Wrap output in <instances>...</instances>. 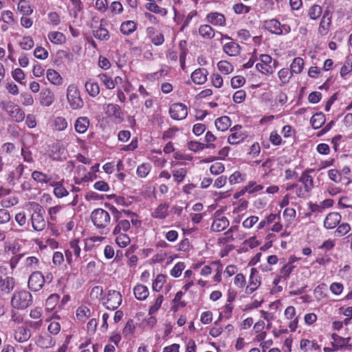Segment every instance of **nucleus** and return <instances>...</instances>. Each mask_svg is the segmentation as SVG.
Masks as SVG:
<instances>
[{
  "label": "nucleus",
  "instance_id": "nucleus-27",
  "mask_svg": "<svg viewBox=\"0 0 352 352\" xmlns=\"http://www.w3.org/2000/svg\"><path fill=\"white\" fill-rule=\"evenodd\" d=\"M137 29L136 23L133 21H126L120 25V31L124 35H130Z\"/></svg>",
  "mask_w": 352,
  "mask_h": 352
},
{
  "label": "nucleus",
  "instance_id": "nucleus-9",
  "mask_svg": "<svg viewBox=\"0 0 352 352\" xmlns=\"http://www.w3.org/2000/svg\"><path fill=\"white\" fill-rule=\"evenodd\" d=\"M121 302L122 296L120 293L116 290H109L107 296V300L104 302L106 308L115 310L120 305Z\"/></svg>",
  "mask_w": 352,
  "mask_h": 352
},
{
  "label": "nucleus",
  "instance_id": "nucleus-37",
  "mask_svg": "<svg viewBox=\"0 0 352 352\" xmlns=\"http://www.w3.org/2000/svg\"><path fill=\"white\" fill-rule=\"evenodd\" d=\"M38 342V345L43 349L52 347L55 344V340L49 335L41 336Z\"/></svg>",
  "mask_w": 352,
  "mask_h": 352
},
{
  "label": "nucleus",
  "instance_id": "nucleus-49",
  "mask_svg": "<svg viewBox=\"0 0 352 352\" xmlns=\"http://www.w3.org/2000/svg\"><path fill=\"white\" fill-rule=\"evenodd\" d=\"M295 267V265H291L290 263H286L280 270V277L284 280H287Z\"/></svg>",
  "mask_w": 352,
  "mask_h": 352
},
{
  "label": "nucleus",
  "instance_id": "nucleus-15",
  "mask_svg": "<svg viewBox=\"0 0 352 352\" xmlns=\"http://www.w3.org/2000/svg\"><path fill=\"white\" fill-rule=\"evenodd\" d=\"M15 280L13 277L0 276V290L4 294H9L13 290Z\"/></svg>",
  "mask_w": 352,
  "mask_h": 352
},
{
  "label": "nucleus",
  "instance_id": "nucleus-45",
  "mask_svg": "<svg viewBox=\"0 0 352 352\" xmlns=\"http://www.w3.org/2000/svg\"><path fill=\"white\" fill-rule=\"evenodd\" d=\"M331 24V20L322 18L318 28V33L321 35H326L329 30Z\"/></svg>",
  "mask_w": 352,
  "mask_h": 352
},
{
  "label": "nucleus",
  "instance_id": "nucleus-46",
  "mask_svg": "<svg viewBox=\"0 0 352 352\" xmlns=\"http://www.w3.org/2000/svg\"><path fill=\"white\" fill-rule=\"evenodd\" d=\"M151 168L149 163H143L138 166L137 174L139 177L144 178L147 176Z\"/></svg>",
  "mask_w": 352,
  "mask_h": 352
},
{
  "label": "nucleus",
  "instance_id": "nucleus-36",
  "mask_svg": "<svg viewBox=\"0 0 352 352\" xmlns=\"http://www.w3.org/2000/svg\"><path fill=\"white\" fill-rule=\"evenodd\" d=\"M91 316V311L87 307H80L76 310V319L85 322Z\"/></svg>",
  "mask_w": 352,
  "mask_h": 352
},
{
  "label": "nucleus",
  "instance_id": "nucleus-24",
  "mask_svg": "<svg viewBox=\"0 0 352 352\" xmlns=\"http://www.w3.org/2000/svg\"><path fill=\"white\" fill-rule=\"evenodd\" d=\"M89 125V120L87 117H80L75 122V129L79 133L87 131Z\"/></svg>",
  "mask_w": 352,
  "mask_h": 352
},
{
  "label": "nucleus",
  "instance_id": "nucleus-60",
  "mask_svg": "<svg viewBox=\"0 0 352 352\" xmlns=\"http://www.w3.org/2000/svg\"><path fill=\"white\" fill-rule=\"evenodd\" d=\"M59 300V296L58 294H52L46 300V307L48 309H52L54 307Z\"/></svg>",
  "mask_w": 352,
  "mask_h": 352
},
{
  "label": "nucleus",
  "instance_id": "nucleus-43",
  "mask_svg": "<svg viewBox=\"0 0 352 352\" xmlns=\"http://www.w3.org/2000/svg\"><path fill=\"white\" fill-rule=\"evenodd\" d=\"M219 70L223 74H228L234 70V67L226 60H221L217 63Z\"/></svg>",
  "mask_w": 352,
  "mask_h": 352
},
{
  "label": "nucleus",
  "instance_id": "nucleus-32",
  "mask_svg": "<svg viewBox=\"0 0 352 352\" xmlns=\"http://www.w3.org/2000/svg\"><path fill=\"white\" fill-rule=\"evenodd\" d=\"M303 67V59L300 57H296L293 60L290 65V70L292 74H300L302 71Z\"/></svg>",
  "mask_w": 352,
  "mask_h": 352
},
{
  "label": "nucleus",
  "instance_id": "nucleus-20",
  "mask_svg": "<svg viewBox=\"0 0 352 352\" xmlns=\"http://www.w3.org/2000/svg\"><path fill=\"white\" fill-rule=\"evenodd\" d=\"M169 205L166 203L160 204L152 212L151 216L155 219H164L168 215Z\"/></svg>",
  "mask_w": 352,
  "mask_h": 352
},
{
  "label": "nucleus",
  "instance_id": "nucleus-41",
  "mask_svg": "<svg viewBox=\"0 0 352 352\" xmlns=\"http://www.w3.org/2000/svg\"><path fill=\"white\" fill-rule=\"evenodd\" d=\"M278 75L283 85L289 82L293 74L288 68H283L278 72Z\"/></svg>",
  "mask_w": 352,
  "mask_h": 352
},
{
  "label": "nucleus",
  "instance_id": "nucleus-51",
  "mask_svg": "<svg viewBox=\"0 0 352 352\" xmlns=\"http://www.w3.org/2000/svg\"><path fill=\"white\" fill-rule=\"evenodd\" d=\"M98 77L100 79V80L103 82L105 87L109 89H112L115 87L114 80L109 77L105 74H100L98 76Z\"/></svg>",
  "mask_w": 352,
  "mask_h": 352
},
{
  "label": "nucleus",
  "instance_id": "nucleus-30",
  "mask_svg": "<svg viewBox=\"0 0 352 352\" xmlns=\"http://www.w3.org/2000/svg\"><path fill=\"white\" fill-rule=\"evenodd\" d=\"M85 87L87 92L91 97H96L100 93V87L96 82L88 80L85 82Z\"/></svg>",
  "mask_w": 352,
  "mask_h": 352
},
{
  "label": "nucleus",
  "instance_id": "nucleus-11",
  "mask_svg": "<svg viewBox=\"0 0 352 352\" xmlns=\"http://www.w3.org/2000/svg\"><path fill=\"white\" fill-rule=\"evenodd\" d=\"M261 63L256 65L257 70L264 74H270L274 72V68L271 66L272 58L267 54L260 56Z\"/></svg>",
  "mask_w": 352,
  "mask_h": 352
},
{
  "label": "nucleus",
  "instance_id": "nucleus-57",
  "mask_svg": "<svg viewBox=\"0 0 352 352\" xmlns=\"http://www.w3.org/2000/svg\"><path fill=\"white\" fill-rule=\"evenodd\" d=\"M184 268V263L183 262H179L170 270V275L175 278L179 277L181 276L182 272Z\"/></svg>",
  "mask_w": 352,
  "mask_h": 352
},
{
  "label": "nucleus",
  "instance_id": "nucleus-3",
  "mask_svg": "<svg viewBox=\"0 0 352 352\" xmlns=\"http://www.w3.org/2000/svg\"><path fill=\"white\" fill-rule=\"evenodd\" d=\"M67 99L70 107L74 110L80 109L84 106L80 91L77 86L74 84L69 85L67 89Z\"/></svg>",
  "mask_w": 352,
  "mask_h": 352
},
{
  "label": "nucleus",
  "instance_id": "nucleus-61",
  "mask_svg": "<svg viewBox=\"0 0 352 352\" xmlns=\"http://www.w3.org/2000/svg\"><path fill=\"white\" fill-rule=\"evenodd\" d=\"M233 10L237 14H247L250 12V8L243 3H236L234 5Z\"/></svg>",
  "mask_w": 352,
  "mask_h": 352
},
{
  "label": "nucleus",
  "instance_id": "nucleus-35",
  "mask_svg": "<svg viewBox=\"0 0 352 352\" xmlns=\"http://www.w3.org/2000/svg\"><path fill=\"white\" fill-rule=\"evenodd\" d=\"M199 34L204 38L210 39L214 36V32L209 25H201L199 28Z\"/></svg>",
  "mask_w": 352,
  "mask_h": 352
},
{
  "label": "nucleus",
  "instance_id": "nucleus-40",
  "mask_svg": "<svg viewBox=\"0 0 352 352\" xmlns=\"http://www.w3.org/2000/svg\"><path fill=\"white\" fill-rule=\"evenodd\" d=\"M131 226L129 220L123 219L120 221H118L116 227L113 230V234L114 235L118 234L122 230L124 232H126L129 230Z\"/></svg>",
  "mask_w": 352,
  "mask_h": 352
},
{
  "label": "nucleus",
  "instance_id": "nucleus-59",
  "mask_svg": "<svg viewBox=\"0 0 352 352\" xmlns=\"http://www.w3.org/2000/svg\"><path fill=\"white\" fill-rule=\"evenodd\" d=\"M188 148L194 152H198L205 148V144L196 141H190L188 143Z\"/></svg>",
  "mask_w": 352,
  "mask_h": 352
},
{
  "label": "nucleus",
  "instance_id": "nucleus-16",
  "mask_svg": "<svg viewBox=\"0 0 352 352\" xmlns=\"http://www.w3.org/2000/svg\"><path fill=\"white\" fill-rule=\"evenodd\" d=\"M208 71L204 68L195 69L191 74V78L194 83L202 85L207 80Z\"/></svg>",
  "mask_w": 352,
  "mask_h": 352
},
{
  "label": "nucleus",
  "instance_id": "nucleus-1",
  "mask_svg": "<svg viewBox=\"0 0 352 352\" xmlns=\"http://www.w3.org/2000/svg\"><path fill=\"white\" fill-rule=\"evenodd\" d=\"M32 296L27 290L15 291L11 298L12 306L18 309H26L32 304Z\"/></svg>",
  "mask_w": 352,
  "mask_h": 352
},
{
  "label": "nucleus",
  "instance_id": "nucleus-26",
  "mask_svg": "<svg viewBox=\"0 0 352 352\" xmlns=\"http://www.w3.org/2000/svg\"><path fill=\"white\" fill-rule=\"evenodd\" d=\"M231 125V120L228 116H221L215 120V126L219 131H224Z\"/></svg>",
  "mask_w": 352,
  "mask_h": 352
},
{
  "label": "nucleus",
  "instance_id": "nucleus-5",
  "mask_svg": "<svg viewBox=\"0 0 352 352\" xmlns=\"http://www.w3.org/2000/svg\"><path fill=\"white\" fill-rule=\"evenodd\" d=\"M31 205L34 210L31 216L32 228L36 231H42L45 228V221L43 218L45 211L38 204L33 202Z\"/></svg>",
  "mask_w": 352,
  "mask_h": 352
},
{
  "label": "nucleus",
  "instance_id": "nucleus-14",
  "mask_svg": "<svg viewBox=\"0 0 352 352\" xmlns=\"http://www.w3.org/2000/svg\"><path fill=\"white\" fill-rule=\"evenodd\" d=\"M331 339L333 340L331 345L335 351H338L345 346H349V349H351V346L349 344V342L351 339L350 337L344 338L336 333H332Z\"/></svg>",
  "mask_w": 352,
  "mask_h": 352
},
{
  "label": "nucleus",
  "instance_id": "nucleus-58",
  "mask_svg": "<svg viewBox=\"0 0 352 352\" xmlns=\"http://www.w3.org/2000/svg\"><path fill=\"white\" fill-rule=\"evenodd\" d=\"M245 82V79L241 76H236L231 79L230 84L232 88L236 89L242 87Z\"/></svg>",
  "mask_w": 352,
  "mask_h": 352
},
{
  "label": "nucleus",
  "instance_id": "nucleus-34",
  "mask_svg": "<svg viewBox=\"0 0 352 352\" xmlns=\"http://www.w3.org/2000/svg\"><path fill=\"white\" fill-rule=\"evenodd\" d=\"M32 177L36 182L41 184H47L52 180V178L47 175L38 170H34L32 172Z\"/></svg>",
  "mask_w": 352,
  "mask_h": 352
},
{
  "label": "nucleus",
  "instance_id": "nucleus-39",
  "mask_svg": "<svg viewBox=\"0 0 352 352\" xmlns=\"http://www.w3.org/2000/svg\"><path fill=\"white\" fill-rule=\"evenodd\" d=\"M322 13V8L318 4H314L308 10V16L312 20H317Z\"/></svg>",
  "mask_w": 352,
  "mask_h": 352
},
{
  "label": "nucleus",
  "instance_id": "nucleus-6",
  "mask_svg": "<svg viewBox=\"0 0 352 352\" xmlns=\"http://www.w3.org/2000/svg\"><path fill=\"white\" fill-rule=\"evenodd\" d=\"M265 28L272 34L276 35L287 34L290 32L291 28L289 25L281 24L278 20L272 19L265 22Z\"/></svg>",
  "mask_w": 352,
  "mask_h": 352
},
{
  "label": "nucleus",
  "instance_id": "nucleus-21",
  "mask_svg": "<svg viewBox=\"0 0 352 352\" xmlns=\"http://www.w3.org/2000/svg\"><path fill=\"white\" fill-rule=\"evenodd\" d=\"M241 46L234 41L226 43L223 47V52L230 56H235L240 54Z\"/></svg>",
  "mask_w": 352,
  "mask_h": 352
},
{
  "label": "nucleus",
  "instance_id": "nucleus-47",
  "mask_svg": "<svg viewBox=\"0 0 352 352\" xmlns=\"http://www.w3.org/2000/svg\"><path fill=\"white\" fill-rule=\"evenodd\" d=\"M351 230V226L347 223L338 224L334 234L336 236H342L346 234Z\"/></svg>",
  "mask_w": 352,
  "mask_h": 352
},
{
  "label": "nucleus",
  "instance_id": "nucleus-28",
  "mask_svg": "<svg viewBox=\"0 0 352 352\" xmlns=\"http://www.w3.org/2000/svg\"><path fill=\"white\" fill-rule=\"evenodd\" d=\"M310 122L313 128L319 129L324 124L325 116L322 113H316L311 118Z\"/></svg>",
  "mask_w": 352,
  "mask_h": 352
},
{
  "label": "nucleus",
  "instance_id": "nucleus-62",
  "mask_svg": "<svg viewBox=\"0 0 352 352\" xmlns=\"http://www.w3.org/2000/svg\"><path fill=\"white\" fill-rule=\"evenodd\" d=\"M34 55L38 59L45 60L48 57V52L45 48L37 47L34 50Z\"/></svg>",
  "mask_w": 352,
  "mask_h": 352
},
{
  "label": "nucleus",
  "instance_id": "nucleus-8",
  "mask_svg": "<svg viewBox=\"0 0 352 352\" xmlns=\"http://www.w3.org/2000/svg\"><path fill=\"white\" fill-rule=\"evenodd\" d=\"M45 283V278L42 273L38 271L32 272L28 280V287L34 292L40 290Z\"/></svg>",
  "mask_w": 352,
  "mask_h": 352
},
{
  "label": "nucleus",
  "instance_id": "nucleus-54",
  "mask_svg": "<svg viewBox=\"0 0 352 352\" xmlns=\"http://www.w3.org/2000/svg\"><path fill=\"white\" fill-rule=\"evenodd\" d=\"M186 170L185 168H179L173 170V176L174 179L177 182H182L186 175Z\"/></svg>",
  "mask_w": 352,
  "mask_h": 352
},
{
  "label": "nucleus",
  "instance_id": "nucleus-12",
  "mask_svg": "<svg viewBox=\"0 0 352 352\" xmlns=\"http://www.w3.org/2000/svg\"><path fill=\"white\" fill-rule=\"evenodd\" d=\"M261 285V280L258 276V271L255 268L251 269V273L250 276L249 285L245 289L247 294L253 293Z\"/></svg>",
  "mask_w": 352,
  "mask_h": 352
},
{
  "label": "nucleus",
  "instance_id": "nucleus-29",
  "mask_svg": "<svg viewBox=\"0 0 352 352\" xmlns=\"http://www.w3.org/2000/svg\"><path fill=\"white\" fill-rule=\"evenodd\" d=\"M47 78L52 84L56 85H61L63 78L54 69H48L47 71Z\"/></svg>",
  "mask_w": 352,
  "mask_h": 352
},
{
  "label": "nucleus",
  "instance_id": "nucleus-48",
  "mask_svg": "<svg viewBox=\"0 0 352 352\" xmlns=\"http://www.w3.org/2000/svg\"><path fill=\"white\" fill-rule=\"evenodd\" d=\"M166 281V276L162 274H158L153 282V289L155 292H159L162 288L164 283Z\"/></svg>",
  "mask_w": 352,
  "mask_h": 352
},
{
  "label": "nucleus",
  "instance_id": "nucleus-63",
  "mask_svg": "<svg viewBox=\"0 0 352 352\" xmlns=\"http://www.w3.org/2000/svg\"><path fill=\"white\" fill-rule=\"evenodd\" d=\"M54 193L55 196L58 198H62L68 195V191L67 189L63 186V183H61L58 186L54 188Z\"/></svg>",
  "mask_w": 352,
  "mask_h": 352
},
{
  "label": "nucleus",
  "instance_id": "nucleus-17",
  "mask_svg": "<svg viewBox=\"0 0 352 352\" xmlns=\"http://www.w3.org/2000/svg\"><path fill=\"white\" fill-rule=\"evenodd\" d=\"M40 104L44 107H49L54 101V95L49 89H42L39 97Z\"/></svg>",
  "mask_w": 352,
  "mask_h": 352
},
{
  "label": "nucleus",
  "instance_id": "nucleus-44",
  "mask_svg": "<svg viewBox=\"0 0 352 352\" xmlns=\"http://www.w3.org/2000/svg\"><path fill=\"white\" fill-rule=\"evenodd\" d=\"M17 7L18 10L23 15H30L33 12V10L31 8L30 4L25 0H20Z\"/></svg>",
  "mask_w": 352,
  "mask_h": 352
},
{
  "label": "nucleus",
  "instance_id": "nucleus-25",
  "mask_svg": "<svg viewBox=\"0 0 352 352\" xmlns=\"http://www.w3.org/2000/svg\"><path fill=\"white\" fill-rule=\"evenodd\" d=\"M299 182H301L305 188V191L307 192H310L314 188V180L313 177L307 174V173H302Z\"/></svg>",
  "mask_w": 352,
  "mask_h": 352
},
{
  "label": "nucleus",
  "instance_id": "nucleus-53",
  "mask_svg": "<svg viewBox=\"0 0 352 352\" xmlns=\"http://www.w3.org/2000/svg\"><path fill=\"white\" fill-rule=\"evenodd\" d=\"M19 45L23 50H29L34 47V42L30 36H25Z\"/></svg>",
  "mask_w": 352,
  "mask_h": 352
},
{
  "label": "nucleus",
  "instance_id": "nucleus-13",
  "mask_svg": "<svg viewBox=\"0 0 352 352\" xmlns=\"http://www.w3.org/2000/svg\"><path fill=\"white\" fill-rule=\"evenodd\" d=\"M341 219L342 217L338 212H330L324 220V227L328 230L335 228L340 223Z\"/></svg>",
  "mask_w": 352,
  "mask_h": 352
},
{
  "label": "nucleus",
  "instance_id": "nucleus-42",
  "mask_svg": "<svg viewBox=\"0 0 352 352\" xmlns=\"http://www.w3.org/2000/svg\"><path fill=\"white\" fill-rule=\"evenodd\" d=\"M246 138V135L241 132H232L228 137V142L230 144H237L242 142Z\"/></svg>",
  "mask_w": 352,
  "mask_h": 352
},
{
  "label": "nucleus",
  "instance_id": "nucleus-2",
  "mask_svg": "<svg viewBox=\"0 0 352 352\" xmlns=\"http://www.w3.org/2000/svg\"><path fill=\"white\" fill-rule=\"evenodd\" d=\"M0 107L7 112L12 120L16 122H21L25 117L24 111L11 101H1Z\"/></svg>",
  "mask_w": 352,
  "mask_h": 352
},
{
  "label": "nucleus",
  "instance_id": "nucleus-23",
  "mask_svg": "<svg viewBox=\"0 0 352 352\" xmlns=\"http://www.w3.org/2000/svg\"><path fill=\"white\" fill-rule=\"evenodd\" d=\"M135 298L139 300H144L149 295L148 288L142 284L136 285L133 289Z\"/></svg>",
  "mask_w": 352,
  "mask_h": 352
},
{
  "label": "nucleus",
  "instance_id": "nucleus-10",
  "mask_svg": "<svg viewBox=\"0 0 352 352\" xmlns=\"http://www.w3.org/2000/svg\"><path fill=\"white\" fill-rule=\"evenodd\" d=\"M104 109L107 116L112 118L114 122L120 123L124 120L123 113L118 104L110 103Z\"/></svg>",
  "mask_w": 352,
  "mask_h": 352
},
{
  "label": "nucleus",
  "instance_id": "nucleus-50",
  "mask_svg": "<svg viewBox=\"0 0 352 352\" xmlns=\"http://www.w3.org/2000/svg\"><path fill=\"white\" fill-rule=\"evenodd\" d=\"M105 206L109 208V210L111 211L113 219L116 221V222L118 223V221H120L122 218L123 217V213L122 210H118L114 206H112L109 204H106Z\"/></svg>",
  "mask_w": 352,
  "mask_h": 352
},
{
  "label": "nucleus",
  "instance_id": "nucleus-64",
  "mask_svg": "<svg viewBox=\"0 0 352 352\" xmlns=\"http://www.w3.org/2000/svg\"><path fill=\"white\" fill-rule=\"evenodd\" d=\"M352 71V61L347 60L340 69V76L344 78Z\"/></svg>",
  "mask_w": 352,
  "mask_h": 352
},
{
  "label": "nucleus",
  "instance_id": "nucleus-55",
  "mask_svg": "<svg viewBox=\"0 0 352 352\" xmlns=\"http://www.w3.org/2000/svg\"><path fill=\"white\" fill-rule=\"evenodd\" d=\"M78 243H79V240H78V239H74V240L71 241L69 243L70 250L72 251V253H74L76 259L80 258V251H81Z\"/></svg>",
  "mask_w": 352,
  "mask_h": 352
},
{
  "label": "nucleus",
  "instance_id": "nucleus-19",
  "mask_svg": "<svg viewBox=\"0 0 352 352\" xmlns=\"http://www.w3.org/2000/svg\"><path fill=\"white\" fill-rule=\"evenodd\" d=\"M206 20L214 25H225L226 24L224 15L218 12L209 13L206 16Z\"/></svg>",
  "mask_w": 352,
  "mask_h": 352
},
{
  "label": "nucleus",
  "instance_id": "nucleus-4",
  "mask_svg": "<svg viewBox=\"0 0 352 352\" xmlns=\"http://www.w3.org/2000/svg\"><path fill=\"white\" fill-rule=\"evenodd\" d=\"M91 219L94 225L100 229H105L110 223L109 213L102 208H97L91 213Z\"/></svg>",
  "mask_w": 352,
  "mask_h": 352
},
{
  "label": "nucleus",
  "instance_id": "nucleus-52",
  "mask_svg": "<svg viewBox=\"0 0 352 352\" xmlns=\"http://www.w3.org/2000/svg\"><path fill=\"white\" fill-rule=\"evenodd\" d=\"M54 125L56 130L63 131L67 126L66 120L63 117H56L54 120Z\"/></svg>",
  "mask_w": 352,
  "mask_h": 352
},
{
  "label": "nucleus",
  "instance_id": "nucleus-18",
  "mask_svg": "<svg viewBox=\"0 0 352 352\" xmlns=\"http://www.w3.org/2000/svg\"><path fill=\"white\" fill-rule=\"evenodd\" d=\"M31 337L30 330L24 326L19 327L14 333V339L18 342H25Z\"/></svg>",
  "mask_w": 352,
  "mask_h": 352
},
{
  "label": "nucleus",
  "instance_id": "nucleus-22",
  "mask_svg": "<svg viewBox=\"0 0 352 352\" xmlns=\"http://www.w3.org/2000/svg\"><path fill=\"white\" fill-rule=\"evenodd\" d=\"M229 223L228 219L226 217H222L214 220L211 226V229L214 232H221L228 227Z\"/></svg>",
  "mask_w": 352,
  "mask_h": 352
},
{
  "label": "nucleus",
  "instance_id": "nucleus-33",
  "mask_svg": "<svg viewBox=\"0 0 352 352\" xmlns=\"http://www.w3.org/2000/svg\"><path fill=\"white\" fill-rule=\"evenodd\" d=\"M101 23H102V21ZM102 23H101L100 26H102ZM93 35L95 38L100 41H107L110 37L109 31L102 27H100L97 30H94Z\"/></svg>",
  "mask_w": 352,
  "mask_h": 352
},
{
  "label": "nucleus",
  "instance_id": "nucleus-56",
  "mask_svg": "<svg viewBox=\"0 0 352 352\" xmlns=\"http://www.w3.org/2000/svg\"><path fill=\"white\" fill-rule=\"evenodd\" d=\"M130 241V238L126 234H121L116 239V243L121 248H125Z\"/></svg>",
  "mask_w": 352,
  "mask_h": 352
},
{
  "label": "nucleus",
  "instance_id": "nucleus-31",
  "mask_svg": "<svg viewBox=\"0 0 352 352\" xmlns=\"http://www.w3.org/2000/svg\"><path fill=\"white\" fill-rule=\"evenodd\" d=\"M49 40L56 45H60L65 42V35L60 32H51L48 34Z\"/></svg>",
  "mask_w": 352,
  "mask_h": 352
},
{
  "label": "nucleus",
  "instance_id": "nucleus-7",
  "mask_svg": "<svg viewBox=\"0 0 352 352\" xmlns=\"http://www.w3.org/2000/svg\"><path fill=\"white\" fill-rule=\"evenodd\" d=\"M169 113L173 120H184L188 116L187 107L182 103L173 104L169 108Z\"/></svg>",
  "mask_w": 352,
  "mask_h": 352
},
{
  "label": "nucleus",
  "instance_id": "nucleus-38",
  "mask_svg": "<svg viewBox=\"0 0 352 352\" xmlns=\"http://www.w3.org/2000/svg\"><path fill=\"white\" fill-rule=\"evenodd\" d=\"M145 6L149 11L155 14H159L161 16H165L167 13L165 8L158 6L155 1H149Z\"/></svg>",
  "mask_w": 352,
  "mask_h": 352
}]
</instances>
